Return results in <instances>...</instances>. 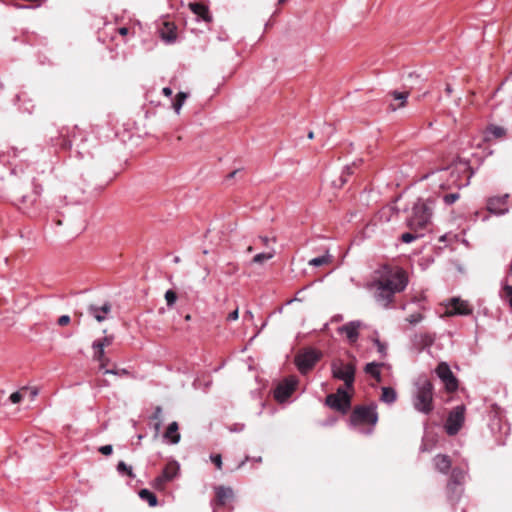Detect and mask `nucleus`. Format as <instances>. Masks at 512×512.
<instances>
[{
    "instance_id": "ea45409f",
    "label": "nucleus",
    "mask_w": 512,
    "mask_h": 512,
    "mask_svg": "<svg viewBox=\"0 0 512 512\" xmlns=\"http://www.w3.org/2000/svg\"><path fill=\"white\" fill-rule=\"evenodd\" d=\"M420 339H421V343L424 346H430L434 341L433 337H431L429 334L420 335Z\"/></svg>"
},
{
    "instance_id": "412c9836",
    "label": "nucleus",
    "mask_w": 512,
    "mask_h": 512,
    "mask_svg": "<svg viewBox=\"0 0 512 512\" xmlns=\"http://www.w3.org/2000/svg\"><path fill=\"white\" fill-rule=\"evenodd\" d=\"M161 37L167 43L174 42L177 37L175 27L168 22L164 23V28L161 30Z\"/></svg>"
},
{
    "instance_id": "c85d7f7f",
    "label": "nucleus",
    "mask_w": 512,
    "mask_h": 512,
    "mask_svg": "<svg viewBox=\"0 0 512 512\" xmlns=\"http://www.w3.org/2000/svg\"><path fill=\"white\" fill-rule=\"evenodd\" d=\"M464 479V473L458 469L452 471L451 480L448 483V489H453L454 486L461 483Z\"/></svg>"
},
{
    "instance_id": "49530a36",
    "label": "nucleus",
    "mask_w": 512,
    "mask_h": 512,
    "mask_svg": "<svg viewBox=\"0 0 512 512\" xmlns=\"http://www.w3.org/2000/svg\"><path fill=\"white\" fill-rule=\"evenodd\" d=\"M374 343L377 346L378 351L380 353H384L385 352L386 347H385V345L383 343H381L378 339H375Z\"/></svg>"
},
{
    "instance_id": "2f4dec72",
    "label": "nucleus",
    "mask_w": 512,
    "mask_h": 512,
    "mask_svg": "<svg viewBox=\"0 0 512 512\" xmlns=\"http://www.w3.org/2000/svg\"><path fill=\"white\" fill-rule=\"evenodd\" d=\"M113 342L112 336H106L102 340H96L92 343V348L104 349L106 346L111 345Z\"/></svg>"
},
{
    "instance_id": "bb28decb",
    "label": "nucleus",
    "mask_w": 512,
    "mask_h": 512,
    "mask_svg": "<svg viewBox=\"0 0 512 512\" xmlns=\"http://www.w3.org/2000/svg\"><path fill=\"white\" fill-rule=\"evenodd\" d=\"M274 256H275V250L272 248L268 252L256 254L252 259V263L262 264L265 261L272 259Z\"/></svg>"
},
{
    "instance_id": "aec40b11",
    "label": "nucleus",
    "mask_w": 512,
    "mask_h": 512,
    "mask_svg": "<svg viewBox=\"0 0 512 512\" xmlns=\"http://www.w3.org/2000/svg\"><path fill=\"white\" fill-rule=\"evenodd\" d=\"M391 96L393 97V100L397 102L396 104H394V103L390 104V108L393 111H395V110L405 106L406 101H407L408 96H409V93L408 92L393 91V92H391Z\"/></svg>"
},
{
    "instance_id": "09e8293b",
    "label": "nucleus",
    "mask_w": 512,
    "mask_h": 512,
    "mask_svg": "<svg viewBox=\"0 0 512 512\" xmlns=\"http://www.w3.org/2000/svg\"><path fill=\"white\" fill-rule=\"evenodd\" d=\"M162 93L165 96L170 97L172 95V89L170 87H164Z\"/></svg>"
},
{
    "instance_id": "6e6552de",
    "label": "nucleus",
    "mask_w": 512,
    "mask_h": 512,
    "mask_svg": "<svg viewBox=\"0 0 512 512\" xmlns=\"http://www.w3.org/2000/svg\"><path fill=\"white\" fill-rule=\"evenodd\" d=\"M319 358V353L313 349H308L296 355L295 364L302 374H306L315 366Z\"/></svg>"
},
{
    "instance_id": "3c124183",
    "label": "nucleus",
    "mask_w": 512,
    "mask_h": 512,
    "mask_svg": "<svg viewBox=\"0 0 512 512\" xmlns=\"http://www.w3.org/2000/svg\"><path fill=\"white\" fill-rule=\"evenodd\" d=\"M244 317H248V318L252 319L253 318V314H252L251 311H246Z\"/></svg>"
},
{
    "instance_id": "f8f14e48",
    "label": "nucleus",
    "mask_w": 512,
    "mask_h": 512,
    "mask_svg": "<svg viewBox=\"0 0 512 512\" xmlns=\"http://www.w3.org/2000/svg\"><path fill=\"white\" fill-rule=\"evenodd\" d=\"M508 195L493 196L487 200V210L497 216L506 214L509 211L508 208Z\"/></svg>"
},
{
    "instance_id": "9b49d317",
    "label": "nucleus",
    "mask_w": 512,
    "mask_h": 512,
    "mask_svg": "<svg viewBox=\"0 0 512 512\" xmlns=\"http://www.w3.org/2000/svg\"><path fill=\"white\" fill-rule=\"evenodd\" d=\"M446 308L447 309H446L445 313L448 316H454V315L467 316L473 312V309L468 301L462 300L457 297L450 299Z\"/></svg>"
},
{
    "instance_id": "c9c22d12",
    "label": "nucleus",
    "mask_w": 512,
    "mask_h": 512,
    "mask_svg": "<svg viewBox=\"0 0 512 512\" xmlns=\"http://www.w3.org/2000/svg\"><path fill=\"white\" fill-rule=\"evenodd\" d=\"M459 197H460L459 193H450V194H446L443 197V201L445 204L451 205V204L455 203L459 199Z\"/></svg>"
},
{
    "instance_id": "4be33fe9",
    "label": "nucleus",
    "mask_w": 512,
    "mask_h": 512,
    "mask_svg": "<svg viewBox=\"0 0 512 512\" xmlns=\"http://www.w3.org/2000/svg\"><path fill=\"white\" fill-rule=\"evenodd\" d=\"M190 8L194 14L201 17L204 21L209 22L211 20L208 8L205 5L201 3H191Z\"/></svg>"
},
{
    "instance_id": "5fc2aeb1",
    "label": "nucleus",
    "mask_w": 512,
    "mask_h": 512,
    "mask_svg": "<svg viewBox=\"0 0 512 512\" xmlns=\"http://www.w3.org/2000/svg\"><path fill=\"white\" fill-rule=\"evenodd\" d=\"M204 272H205V277H206V276H208V275H209L210 270L206 267V268L204 269Z\"/></svg>"
},
{
    "instance_id": "a19ab883",
    "label": "nucleus",
    "mask_w": 512,
    "mask_h": 512,
    "mask_svg": "<svg viewBox=\"0 0 512 512\" xmlns=\"http://www.w3.org/2000/svg\"><path fill=\"white\" fill-rule=\"evenodd\" d=\"M502 296L503 297H509L511 299L512 297V286L505 284L502 288Z\"/></svg>"
},
{
    "instance_id": "0eeeda50",
    "label": "nucleus",
    "mask_w": 512,
    "mask_h": 512,
    "mask_svg": "<svg viewBox=\"0 0 512 512\" xmlns=\"http://www.w3.org/2000/svg\"><path fill=\"white\" fill-rule=\"evenodd\" d=\"M325 402L330 408L345 414L350 409L351 397L343 388H338L336 393L326 397Z\"/></svg>"
},
{
    "instance_id": "39448f33",
    "label": "nucleus",
    "mask_w": 512,
    "mask_h": 512,
    "mask_svg": "<svg viewBox=\"0 0 512 512\" xmlns=\"http://www.w3.org/2000/svg\"><path fill=\"white\" fill-rule=\"evenodd\" d=\"M332 376L335 379L342 380L347 388H352L355 379V366L351 363H344L341 360H335L331 364Z\"/></svg>"
},
{
    "instance_id": "c03bdc74",
    "label": "nucleus",
    "mask_w": 512,
    "mask_h": 512,
    "mask_svg": "<svg viewBox=\"0 0 512 512\" xmlns=\"http://www.w3.org/2000/svg\"><path fill=\"white\" fill-rule=\"evenodd\" d=\"M70 323V317L68 315H62L58 318V324L64 326Z\"/></svg>"
},
{
    "instance_id": "393cba45",
    "label": "nucleus",
    "mask_w": 512,
    "mask_h": 512,
    "mask_svg": "<svg viewBox=\"0 0 512 512\" xmlns=\"http://www.w3.org/2000/svg\"><path fill=\"white\" fill-rule=\"evenodd\" d=\"M93 350H94V355H93L94 360H96L100 363V369L105 370V368L108 364V358L105 356L104 349L93 348Z\"/></svg>"
},
{
    "instance_id": "052dcab7",
    "label": "nucleus",
    "mask_w": 512,
    "mask_h": 512,
    "mask_svg": "<svg viewBox=\"0 0 512 512\" xmlns=\"http://www.w3.org/2000/svg\"><path fill=\"white\" fill-rule=\"evenodd\" d=\"M252 250H253L252 246H249V247L247 248V252H252Z\"/></svg>"
},
{
    "instance_id": "9d476101",
    "label": "nucleus",
    "mask_w": 512,
    "mask_h": 512,
    "mask_svg": "<svg viewBox=\"0 0 512 512\" xmlns=\"http://www.w3.org/2000/svg\"><path fill=\"white\" fill-rule=\"evenodd\" d=\"M364 327L365 325L362 321L354 320L337 328V332L340 335H345L350 344H354L359 338L360 330Z\"/></svg>"
},
{
    "instance_id": "13d9d810",
    "label": "nucleus",
    "mask_w": 512,
    "mask_h": 512,
    "mask_svg": "<svg viewBox=\"0 0 512 512\" xmlns=\"http://www.w3.org/2000/svg\"><path fill=\"white\" fill-rule=\"evenodd\" d=\"M446 91H447L448 93H451V91H452V90H451V88H450V86H449V85H447V87H446Z\"/></svg>"
},
{
    "instance_id": "a18cd8bd",
    "label": "nucleus",
    "mask_w": 512,
    "mask_h": 512,
    "mask_svg": "<svg viewBox=\"0 0 512 512\" xmlns=\"http://www.w3.org/2000/svg\"><path fill=\"white\" fill-rule=\"evenodd\" d=\"M238 317H239V310H238V308H236L234 311L229 313V315L227 317V320L228 321H235V320L238 319Z\"/></svg>"
},
{
    "instance_id": "c756f323",
    "label": "nucleus",
    "mask_w": 512,
    "mask_h": 512,
    "mask_svg": "<svg viewBox=\"0 0 512 512\" xmlns=\"http://www.w3.org/2000/svg\"><path fill=\"white\" fill-rule=\"evenodd\" d=\"M330 260H331V256L329 254H326V255L312 258L309 261V265L314 266V267H319V266L328 264L330 262Z\"/></svg>"
},
{
    "instance_id": "b1692460",
    "label": "nucleus",
    "mask_w": 512,
    "mask_h": 512,
    "mask_svg": "<svg viewBox=\"0 0 512 512\" xmlns=\"http://www.w3.org/2000/svg\"><path fill=\"white\" fill-rule=\"evenodd\" d=\"M380 366H382V364H378L375 362L368 363L365 366V372L367 374L371 375L373 378H375L378 382H380L381 381V374H380V370H379Z\"/></svg>"
},
{
    "instance_id": "680f3d73",
    "label": "nucleus",
    "mask_w": 512,
    "mask_h": 512,
    "mask_svg": "<svg viewBox=\"0 0 512 512\" xmlns=\"http://www.w3.org/2000/svg\"><path fill=\"white\" fill-rule=\"evenodd\" d=\"M235 173H236V171L232 172V173L230 174V177H233V176L235 175Z\"/></svg>"
},
{
    "instance_id": "37998d69",
    "label": "nucleus",
    "mask_w": 512,
    "mask_h": 512,
    "mask_svg": "<svg viewBox=\"0 0 512 512\" xmlns=\"http://www.w3.org/2000/svg\"><path fill=\"white\" fill-rule=\"evenodd\" d=\"M104 374L126 375V374H128V372L125 369H122V370L105 369Z\"/></svg>"
},
{
    "instance_id": "de8ad7c7",
    "label": "nucleus",
    "mask_w": 512,
    "mask_h": 512,
    "mask_svg": "<svg viewBox=\"0 0 512 512\" xmlns=\"http://www.w3.org/2000/svg\"><path fill=\"white\" fill-rule=\"evenodd\" d=\"M259 241L264 245V246H268L269 242H270V239L269 237L267 236H259Z\"/></svg>"
},
{
    "instance_id": "7c9ffc66",
    "label": "nucleus",
    "mask_w": 512,
    "mask_h": 512,
    "mask_svg": "<svg viewBox=\"0 0 512 512\" xmlns=\"http://www.w3.org/2000/svg\"><path fill=\"white\" fill-rule=\"evenodd\" d=\"M187 99V94L184 93V92H179L176 96V100L175 102L173 103V108L175 110V112L177 114L180 113V110L185 102V100Z\"/></svg>"
},
{
    "instance_id": "f704fd0d",
    "label": "nucleus",
    "mask_w": 512,
    "mask_h": 512,
    "mask_svg": "<svg viewBox=\"0 0 512 512\" xmlns=\"http://www.w3.org/2000/svg\"><path fill=\"white\" fill-rule=\"evenodd\" d=\"M23 398H25L24 390L23 388L20 391H16L12 393L9 397L10 401L13 404L19 403Z\"/></svg>"
},
{
    "instance_id": "20e7f679",
    "label": "nucleus",
    "mask_w": 512,
    "mask_h": 512,
    "mask_svg": "<svg viewBox=\"0 0 512 512\" xmlns=\"http://www.w3.org/2000/svg\"><path fill=\"white\" fill-rule=\"evenodd\" d=\"M432 207L428 202L419 199L412 207L406 223L410 230L423 231L430 223Z\"/></svg>"
},
{
    "instance_id": "4468645a",
    "label": "nucleus",
    "mask_w": 512,
    "mask_h": 512,
    "mask_svg": "<svg viewBox=\"0 0 512 512\" xmlns=\"http://www.w3.org/2000/svg\"><path fill=\"white\" fill-rule=\"evenodd\" d=\"M178 471L179 467L176 463L167 464L162 474L155 479V487L163 488L166 482L173 480L177 476Z\"/></svg>"
},
{
    "instance_id": "e433bc0d",
    "label": "nucleus",
    "mask_w": 512,
    "mask_h": 512,
    "mask_svg": "<svg viewBox=\"0 0 512 512\" xmlns=\"http://www.w3.org/2000/svg\"><path fill=\"white\" fill-rule=\"evenodd\" d=\"M23 390H24L25 397H29L30 400H34V398L38 395L37 388L24 387Z\"/></svg>"
},
{
    "instance_id": "79ce46f5",
    "label": "nucleus",
    "mask_w": 512,
    "mask_h": 512,
    "mask_svg": "<svg viewBox=\"0 0 512 512\" xmlns=\"http://www.w3.org/2000/svg\"><path fill=\"white\" fill-rule=\"evenodd\" d=\"M99 452H100V453H102L103 455L108 456V455L112 454V452H113V447H112V445H104V446H101V447L99 448Z\"/></svg>"
},
{
    "instance_id": "bf43d9fd",
    "label": "nucleus",
    "mask_w": 512,
    "mask_h": 512,
    "mask_svg": "<svg viewBox=\"0 0 512 512\" xmlns=\"http://www.w3.org/2000/svg\"><path fill=\"white\" fill-rule=\"evenodd\" d=\"M161 412V408L160 407H157L156 409V416Z\"/></svg>"
},
{
    "instance_id": "f03ea898",
    "label": "nucleus",
    "mask_w": 512,
    "mask_h": 512,
    "mask_svg": "<svg viewBox=\"0 0 512 512\" xmlns=\"http://www.w3.org/2000/svg\"><path fill=\"white\" fill-rule=\"evenodd\" d=\"M412 402L418 412L429 414L433 410V385L429 380L417 382Z\"/></svg>"
},
{
    "instance_id": "e2e57ef3",
    "label": "nucleus",
    "mask_w": 512,
    "mask_h": 512,
    "mask_svg": "<svg viewBox=\"0 0 512 512\" xmlns=\"http://www.w3.org/2000/svg\"><path fill=\"white\" fill-rule=\"evenodd\" d=\"M285 0H279L280 3L284 2Z\"/></svg>"
},
{
    "instance_id": "864d4df0",
    "label": "nucleus",
    "mask_w": 512,
    "mask_h": 512,
    "mask_svg": "<svg viewBox=\"0 0 512 512\" xmlns=\"http://www.w3.org/2000/svg\"><path fill=\"white\" fill-rule=\"evenodd\" d=\"M413 77H415V78H419V75H417V74H415V73H410V74H409V78H411V79H412Z\"/></svg>"
},
{
    "instance_id": "58836bf2",
    "label": "nucleus",
    "mask_w": 512,
    "mask_h": 512,
    "mask_svg": "<svg viewBox=\"0 0 512 512\" xmlns=\"http://www.w3.org/2000/svg\"><path fill=\"white\" fill-rule=\"evenodd\" d=\"M210 459L218 469L222 468V457L220 454H213L210 456Z\"/></svg>"
},
{
    "instance_id": "a878e982",
    "label": "nucleus",
    "mask_w": 512,
    "mask_h": 512,
    "mask_svg": "<svg viewBox=\"0 0 512 512\" xmlns=\"http://www.w3.org/2000/svg\"><path fill=\"white\" fill-rule=\"evenodd\" d=\"M139 497L144 500V501H147L149 506L151 507H154L157 505V497L154 493H152L151 491H149L148 489H142L139 491Z\"/></svg>"
},
{
    "instance_id": "dca6fc26",
    "label": "nucleus",
    "mask_w": 512,
    "mask_h": 512,
    "mask_svg": "<svg viewBox=\"0 0 512 512\" xmlns=\"http://www.w3.org/2000/svg\"><path fill=\"white\" fill-rule=\"evenodd\" d=\"M507 134V130L499 125L490 124L484 134V138L486 141H492L495 139H503Z\"/></svg>"
},
{
    "instance_id": "473e14b6",
    "label": "nucleus",
    "mask_w": 512,
    "mask_h": 512,
    "mask_svg": "<svg viewBox=\"0 0 512 512\" xmlns=\"http://www.w3.org/2000/svg\"><path fill=\"white\" fill-rule=\"evenodd\" d=\"M117 471L120 473V474H127L129 477L131 478H134L135 475L133 473V470H132V467L131 466H128L126 465L125 462L123 461H120L117 465Z\"/></svg>"
},
{
    "instance_id": "4c0bfd02",
    "label": "nucleus",
    "mask_w": 512,
    "mask_h": 512,
    "mask_svg": "<svg viewBox=\"0 0 512 512\" xmlns=\"http://www.w3.org/2000/svg\"><path fill=\"white\" fill-rule=\"evenodd\" d=\"M410 324H417L422 320V315L420 313H414L407 317L406 319Z\"/></svg>"
},
{
    "instance_id": "6ab92c4d",
    "label": "nucleus",
    "mask_w": 512,
    "mask_h": 512,
    "mask_svg": "<svg viewBox=\"0 0 512 512\" xmlns=\"http://www.w3.org/2000/svg\"><path fill=\"white\" fill-rule=\"evenodd\" d=\"M435 468L441 473H447L451 468V460L447 455H437L434 458Z\"/></svg>"
},
{
    "instance_id": "4d7b16f0",
    "label": "nucleus",
    "mask_w": 512,
    "mask_h": 512,
    "mask_svg": "<svg viewBox=\"0 0 512 512\" xmlns=\"http://www.w3.org/2000/svg\"><path fill=\"white\" fill-rule=\"evenodd\" d=\"M174 262H175V263H179V262H180V257L176 256V257L174 258Z\"/></svg>"
},
{
    "instance_id": "5701e85b",
    "label": "nucleus",
    "mask_w": 512,
    "mask_h": 512,
    "mask_svg": "<svg viewBox=\"0 0 512 512\" xmlns=\"http://www.w3.org/2000/svg\"><path fill=\"white\" fill-rule=\"evenodd\" d=\"M381 401L387 404H392L397 399L396 391L391 387H383L382 394L380 397Z\"/></svg>"
},
{
    "instance_id": "603ef678",
    "label": "nucleus",
    "mask_w": 512,
    "mask_h": 512,
    "mask_svg": "<svg viewBox=\"0 0 512 512\" xmlns=\"http://www.w3.org/2000/svg\"><path fill=\"white\" fill-rule=\"evenodd\" d=\"M345 172L347 173V175L351 174V173H352V167L347 166V167L345 168Z\"/></svg>"
},
{
    "instance_id": "7ed1b4c3",
    "label": "nucleus",
    "mask_w": 512,
    "mask_h": 512,
    "mask_svg": "<svg viewBox=\"0 0 512 512\" xmlns=\"http://www.w3.org/2000/svg\"><path fill=\"white\" fill-rule=\"evenodd\" d=\"M378 422V413L377 407L375 404H371L368 406H357L351 413L350 416V424L354 427H361L364 425H369L370 428L368 430H363L359 428L360 432L365 434H371L373 428Z\"/></svg>"
},
{
    "instance_id": "a211bd4d",
    "label": "nucleus",
    "mask_w": 512,
    "mask_h": 512,
    "mask_svg": "<svg viewBox=\"0 0 512 512\" xmlns=\"http://www.w3.org/2000/svg\"><path fill=\"white\" fill-rule=\"evenodd\" d=\"M164 438L172 444H177L180 441V434L178 432V423L172 422L168 425L164 434Z\"/></svg>"
},
{
    "instance_id": "f3484780",
    "label": "nucleus",
    "mask_w": 512,
    "mask_h": 512,
    "mask_svg": "<svg viewBox=\"0 0 512 512\" xmlns=\"http://www.w3.org/2000/svg\"><path fill=\"white\" fill-rule=\"evenodd\" d=\"M217 502L220 505H225L233 498V490L230 487L220 486L216 488Z\"/></svg>"
},
{
    "instance_id": "cd10ccee",
    "label": "nucleus",
    "mask_w": 512,
    "mask_h": 512,
    "mask_svg": "<svg viewBox=\"0 0 512 512\" xmlns=\"http://www.w3.org/2000/svg\"><path fill=\"white\" fill-rule=\"evenodd\" d=\"M423 236V231H416V230H411V232H406V233H403L401 235V240L402 242L404 243H411L413 241H415L416 239L420 238Z\"/></svg>"
},
{
    "instance_id": "423d86ee",
    "label": "nucleus",
    "mask_w": 512,
    "mask_h": 512,
    "mask_svg": "<svg viewBox=\"0 0 512 512\" xmlns=\"http://www.w3.org/2000/svg\"><path fill=\"white\" fill-rule=\"evenodd\" d=\"M465 411L464 405H458L449 412L444 426L448 435L454 436L460 431L465 421Z\"/></svg>"
},
{
    "instance_id": "6e6d98bb",
    "label": "nucleus",
    "mask_w": 512,
    "mask_h": 512,
    "mask_svg": "<svg viewBox=\"0 0 512 512\" xmlns=\"http://www.w3.org/2000/svg\"><path fill=\"white\" fill-rule=\"evenodd\" d=\"M313 137H314V133H313V132H309V134H308V138H309V139H313Z\"/></svg>"
},
{
    "instance_id": "ddd939ff",
    "label": "nucleus",
    "mask_w": 512,
    "mask_h": 512,
    "mask_svg": "<svg viewBox=\"0 0 512 512\" xmlns=\"http://www.w3.org/2000/svg\"><path fill=\"white\" fill-rule=\"evenodd\" d=\"M296 384L297 381L293 378L280 383L274 391L275 399L279 402L286 401L295 390Z\"/></svg>"
},
{
    "instance_id": "1a4fd4ad",
    "label": "nucleus",
    "mask_w": 512,
    "mask_h": 512,
    "mask_svg": "<svg viewBox=\"0 0 512 512\" xmlns=\"http://www.w3.org/2000/svg\"><path fill=\"white\" fill-rule=\"evenodd\" d=\"M437 376L444 383L445 388L448 392H454L458 388V381L450 369V366L446 362L438 364L435 370Z\"/></svg>"
},
{
    "instance_id": "2eb2a0df",
    "label": "nucleus",
    "mask_w": 512,
    "mask_h": 512,
    "mask_svg": "<svg viewBox=\"0 0 512 512\" xmlns=\"http://www.w3.org/2000/svg\"><path fill=\"white\" fill-rule=\"evenodd\" d=\"M112 306L109 302L103 303L101 306L91 304L88 306V313L98 322H103L111 313Z\"/></svg>"
},
{
    "instance_id": "8fccbe9b",
    "label": "nucleus",
    "mask_w": 512,
    "mask_h": 512,
    "mask_svg": "<svg viewBox=\"0 0 512 512\" xmlns=\"http://www.w3.org/2000/svg\"><path fill=\"white\" fill-rule=\"evenodd\" d=\"M119 32H120V34H122V35H126V34L128 33V29H127V28H125V27H122V28H120V29H119Z\"/></svg>"
},
{
    "instance_id": "72a5a7b5",
    "label": "nucleus",
    "mask_w": 512,
    "mask_h": 512,
    "mask_svg": "<svg viewBox=\"0 0 512 512\" xmlns=\"http://www.w3.org/2000/svg\"><path fill=\"white\" fill-rule=\"evenodd\" d=\"M165 300L169 307L173 306L177 300V295L173 290H167L165 293Z\"/></svg>"
},
{
    "instance_id": "f257e3e1",
    "label": "nucleus",
    "mask_w": 512,
    "mask_h": 512,
    "mask_svg": "<svg viewBox=\"0 0 512 512\" xmlns=\"http://www.w3.org/2000/svg\"><path fill=\"white\" fill-rule=\"evenodd\" d=\"M378 277L371 282L375 301L387 308L394 300L396 293L405 290L408 285V276L399 266L384 265L378 270Z\"/></svg>"
}]
</instances>
